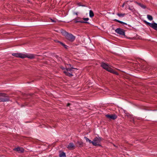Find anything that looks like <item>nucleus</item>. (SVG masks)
<instances>
[{
    "instance_id": "31",
    "label": "nucleus",
    "mask_w": 157,
    "mask_h": 157,
    "mask_svg": "<svg viewBox=\"0 0 157 157\" xmlns=\"http://www.w3.org/2000/svg\"><path fill=\"white\" fill-rule=\"evenodd\" d=\"M113 145L114 147H116V145H115L114 144H113Z\"/></svg>"
},
{
    "instance_id": "32",
    "label": "nucleus",
    "mask_w": 157,
    "mask_h": 157,
    "mask_svg": "<svg viewBox=\"0 0 157 157\" xmlns=\"http://www.w3.org/2000/svg\"><path fill=\"white\" fill-rule=\"evenodd\" d=\"M75 14H76V15H77V13H75Z\"/></svg>"
},
{
    "instance_id": "21",
    "label": "nucleus",
    "mask_w": 157,
    "mask_h": 157,
    "mask_svg": "<svg viewBox=\"0 0 157 157\" xmlns=\"http://www.w3.org/2000/svg\"><path fill=\"white\" fill-rule=\"evenodd\" d=\"M90 17H92L94 16V13L92 10H90L89 12Z\"/></svg>"
},
{
    "instance_id": "20",
    "label": "nucleus",
    "mask_w": 157,
    "mask_h": 157,
    "mask_svg": "<svg viewBox=\"0 0 157 157\" xmlns=\"http://www.w3.org/2000/svg\"><path fill=\"white\" fill-rule=\"evenodd\" d=\"M73 69H77L76 68H66V70L65 71H69L70 72H71L72 71Z\"/></svg>"
},
{
    "instance_id": "5",
    "label": "nucleus",
    "mask_w": 157,
    "mask_h": 157,
    "mask_svg": "<svg viewBox=\"0 0 157 157\" xmlns=\"http://www.w3.org/2000/svg\"><path fill=\"white\" fill-rule=\"evenodd\" d=\"M115 32L120 35L125 36L124 30L123 29L120 28H117L115 30Z\"/></svg>"
},
{
    "instance_id": "11",
    "label": "nucleus",
    "mask_w": 157,
    "mask_h": 157,
    "mask_svg": "<svg viewBox=\"0 0 157 157\" xmlns=\"http://www.w3.org/2000/svg\"><path fill=\"white\" fill-rule=\"evenodd\" d=\"M24 55L25 56H24V58L26 57H27L29 58L30 59H33L35 58V56L34 55L32 54H26L25 55L24 54Z\"/></svg>"
},
{
    "instance_id": "22",
    "label": "nucleus",
    "mask_w": 157,
    "mask_h": 157,
    "mask_svg": "<svg viewBox=\"0 0 157 157\" xmlns=\"http://www.w3.org/2000/svg\"><path fill=\"white\" fill-rule=\"evenodd\" d=\"M144 22L146 25H148L150 27H151L152 23H150L149 22H147L145 20L144 21Z\"/></svg>"
},
{
    "instance_id": "23",
    "label": "nucleus",
    "mask_w": 157,
    "mask_h": 157,
    "mask_svg": "<svg viewBox=\"0 0 157 157\" xmlns=\"http://www.w3.org/2000/svg\"><path fill=\"white\" fill-rule=\"evenodd\" d=\"M147 18L150 21H152L153 20V17L150 15H147Z\"/></svg>"
},
{
    "instance_id": "28",
    "label": "nucleus",
    "mask_w": 157,
    "mask_h": 157,
    "mask_svg": "<svg viewBox=\"0 0 157 157\" xmlns=\"http://www.w3.org/2000/svg\"><path fill=\"white\" fill-rule=\"evenodd\" d=\"M71 105V104L70 103H68L67 104V106H68Z\"/></svg>"
},
{
    "instance_id": "30",
    "label": "nucleus",
    "mask_w": 157,
    "mask_h": 157,
    "mask_svg": "<svg viewBox=\"0 0 157 157\" xmlns=\"http://www.w3.org/2000/svg\"><path fill=\"white\" fill-rule=\"evenodd\" d=\"M124 4H123V5H122V6L123 7H124Z\"/></svg>"
},
{
    "instance_id": "17",
    "label": "nucleus",
    "mask_w": 157,
    "mask_h": 157,
    "mask_svg": "<svg viewBox=\"0 0 157 157\" xmlns=\"http://www.w3.org/2000/svg\"><path fill=\"white\" fill-rule=\"evenodd\" d=\"M77 145L78 147H82L83 146V143L82 141H78L77 142Z\"/></svg>"
},
{
    "instance_id": "16",
    "label": "nucleus",
    "mask_w": 157,
    "mask_h": 157,
    "mask_svg": "<svg viewBox=\"0 0 157 157\" xmlns=\"http://www.w3.org/2000/svg\"><path fill=\"white\" fill-rule=\"evenodd\" d=\"M63 73L67 76L70 77H71L73 76V75L68 72L66 71H64Z\"/></svg>"
},
{
    "instance_id": "2",
    "label": "nucleus",
    "mask_w": 157,
    "mask_h": 157,
    "mask_svg": "<svg viewBox=\"0 0 157 157\" xmlns=\"http://www.w3.org/2000/svg\"><path fill=\"white\" fill-rule=\"evenodd\" d=\"M102 138L99 136L96 137L93 140V145L94 146H98L101 147L102 146L100 144V142L102 140Z\"/></svg>"
},
{
    "instance_id": "4",
    "label": "nucleus",
    "mask_w": 157,
    "mask_h": 157,
    "mask_svg": "<svg viewBox=\"0 0 157 157\" xmlns=\"http://www.w3.org/2000/svg\"><path fill=\"white\" fill-rule=\"evenodd\" d=\"M10 101V99L7 95L5 93H0V102L7 101Z\"/></svg>"
},
{
    "instance_id": "34",
    "label": "nucleus",
    "mask_w": 157,
    "mask_h": 157,
    "mask_svg": "<svg viewBox=\"0 0 157 157\" xmlns=\"http://www.w3.org/2000/svg\"><path fill=\"white\" fill-rule=\"evenodd\" d=\"M69 65L71 67V64H69Z\"/></svg>"
},
{
    "instance_id": "10",
    "label": "nucleus",
    "mask_w": 157,
    "mask_h": 157,
    "mask_svg": "<svg viewBox=\"0 0 157 157\" xmlns=\"http://www.w3.org/2000/svg\"><path fill=\"white\" fill-rule=\"evenodd\" d=\"M74 21L75 23H78L80 22L82 23H89L87 22L84 21L82 20H80V18L79 17H78L76 19H75L74 20Z\"/></svg>"
},
{
    "instance_id": "3",
    "label": "nucleus",
    "mask_w": 157,
    "mask_h": 157,
    "mask_svg": "<svg viewBox=\"0 0 157 157\" xmlns=\"http://www.w3.org/2000/svg\"><path fill=\"white\" fill-rule=\"evenodd\" d=\"M101 66L103 69L106 70L109 72L115 73V74H117V72L114 71L112 69L110 68L108 64L106 63L102 62L101 63Z\"/></svg>"
},
{
    "instance_id": "19",
    "label": "nucleus",
    "mask_w": 157,
    "mask_h": 157,
    "mask_svg": "<svg viewBox=\"0 0 157 157\" xmlns=\"http://www.w3.org/2000/svg\"><path fill=\"white\" fill-rule=\"evenodd\" d=\"M84 138L85 139L86 142H89V143L92 144H93V143H94L93 142V141H92L91 140H90L89 139L87 138L86 137L84 136Z\"/></svg>"
},
{
    "instance_id": "18",
    "label": "nucleus",
    "mask_w": 157,
    "mask_h": 157,
    "mask_svg": "<svg viewBox=\"0 0 157 157\" xmlns=\"http://www.w3.org/2000/svg\"><path fill=\"white\" fill-rule=\"evenodd\" d=\"M114 21H115L116 22H119L122 25H127V23H125V22H124L123 21H120L119 20H117V19H114L113 20Z\"/></svg>"
},
{
    "instance_id": "8",
    "label": "nucleus",
    "mask_w": 157,
    "mask_h": 157,
    "mask_svg": "<svg viewBox=\"0 0 157 157\" xmlns=\"http://www.w3.org/2000/svg\"><path fill=\"white\" fill-rule=\"evenodd\" d=\"M67 147L70 150H73L75 148V146L72 143H70L67 146Z\"/></svg>"
},
{
    "instance_id": "26",
    "label": "nucleus",
    "mask_w": 157,
    "mask_h": 157,
    "mask_svg": "<svg viewBox=\"0 0 157 157\" xmlns=\"http://www.w3.org/2000/svg\"><path fill=\"white\" fill-rule=\"evenodd\" d=\"M83 19L84 21L86 22L87 21H88L89 19L88 18H83Z\"/></svg>"
},
{
    "instance_id": "6",
    "label": "nucleus",
    "mask_w": 157,
    "mask_h": 157,
    "mask_svg": "<svg viewBox=\"0 0 157 157\" xmlns=\"http://www.w3.org/2000/svg\"><path fill=\"white\" fill-rule=\"evenodd\" d=\"M105 116L107 118L110 120H114L117 118V116L115 114L111 115L107 114Z\"/></svg>"
},
{
    "instance_id": "24",
    "label": "nucleus",
    "mask_w": 157,
    "mask_h": 157,
    "mask_svg": "<svg viewBox=\"0 0 157 157\" xmlns=\"http://www.w3.org/2000/svg\"><path fill=\"white\" fill-rule=\"evenodd\" d=\"M117 15L119 17H123L125 15V14L117 13Z\"/></svg>"
},
{
    "instance_id": "29",
    "label": "nucleus",
    "mask_w": 157,
    "mask_h": 157,
    "mask_svg": "<svg viewBox=\"0 0 157 157\" xmlns=\"http://www.w3.org/2000/svg\"><path fill=\"white\" fill-rule=\"evenodd\" d=\"M65 48H67V46L66 45H65V46H63Z\"/></svg>"
},
{
    "instance_id": "25",
    "label": "nucleus",
    "mask_w": 157,
    "mask_h": 157,
    "mask_svg": "<svg viewBox=\"0 0 157 157\" xmlns=\"http://www.w3.org/2000/svg\"><path fill=\"white\" fill-rule=\"evenodd\" d=\"M56 42L59 43L60 44H61L63 46H65V44H63V43H62L60 41H59L58 40H57L56 41Z\"/></svg>"
},
{
    "instance_id": "14",
    "label": "nucleus",
    "mask_w": 157,
    "mask_h": 157,
    "mask_svg": "<svg viewBox=\"0 0 157 157\" xmlns=\"http://www.w3.org/2000/svg\"><path fill=\"white\" fill-rule=\"evenodd\" d=\"M135 3L143 9H144L146 8V6L145 5H143V4H142L140 3H139L136 1L135 2Z\"/></svg>"
},
{
    "instance_id": "27",
    "label": "nucleus",
    "mask_w": 157,
    "mask_h": 157,
    "mask_svg": "<svg viewBox=\"0 0 157 157\" xmlns=\"http://www.w3.org/2000/svg\"><path fill=\"white\" fill-rule=\"evenodd\" d=\"M61 68L62 69V70H64L65 69V68L63 67H62V66H61Z\"/></svg>"
},
{
    "instance_id": "33",
    "label": "nucleus",
    "mask_w": 157,
    "mask_h": 157,
    "mask_svg": "<svg viewBox=\"0 0 157 157\" xmlns=\"http://www.w3.org/2000/svg\"><path fill=\"white\" fill-rule=\"evenodd\" d=\"M52 22H55L53 20H52Z\"/></svg>"
},
{
    "instance_id": "9",
    "label": "nucleus",
    "mask_w": 157,
    "mask_h": 157,
    "mask_svg": "<svg viewBox=\"0 0 157 157\" xmlns=\"http://www.w3.org/2000/svg\"><path fill=\"white\" fill-rule=\"evenodd\" d=\"M13 151H17L20 153H23L24 152V150L22 147H18L16 148H14L13 149Z\"/></svg>"
},
{
    "instance_id": "12",
    "label": "nucleus",
    "mask_w": 157,
    "mask_h": 157,
    "mask_svg": "<svg viewBox=\"0 0 157 157\" xmlns=\"http://www.w3.org/2000/svg\"><path fill=\"white\" fill-rule=\"evenodd\" d=\"M126 8L131 10L132 12H134L135 11V9L134 8L133 6H130L129 5L127 4L126 5Z\"/></svg>"
},
{
    "instance_id": "1",
    "label": "nucleus",
    "mask_w": 157,
    "mask_h": 157,
    "mask_svg": "<svg viewBox=\"0 0 157 157\" xmlns=\"http://www.w3.org/2000/svg\"><path fill=\"white\" fill-rule=\"evenodd\" d=\"M61 33L67 40L71 42H72L75 39V37L73 35L68 33L64 30H62L61 31Z\"/></svg>"
},
{
    "instance_id": "15",
    "label": "nucleus",
    "mask_w": 157,
    "mask_h": 157,
    "mask_svg": "<svg viewBox=\"0 0 157 157\" xmlns=\"http://www.w3.org/2000/svg\"><path fill=\"white\" fill-rule=\"evenodd\" d=\"M151 28L157 30V23L155 22L152 23Z\"/></svg>"
},
{
    "instance_id": "13",
    "label": "nucleus",
    "mask_w": 157,
    "mask_h": 157,
    "mask_svg": "<svg viewBox=\"0 0 157 157\" xmlns=\"http://www.w3.org/2000/svg\"><path fill=\"white\" fill-rule=\"evenodd\" d=\"M59 157H66L65 153L64 152L59 151Z\"/></svg>"
},
{
    "instance_id": "7",
    "label": "nucleus",
    "mask_w": 157,
    "mask_h": 157,
    "mask_svg": "<svg viewBox=\"0 0 157 157\" xmlns=\"http://www.w3.org/2000/svg\"><path fill=\"white\" fill-rule=\"evenodd\" d=\"M12 55L16 57L20 58L22 59L24 58V56H25L23 54L13 53L12 54Z\"/></svg>"
}]
</instances>
